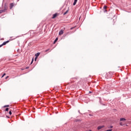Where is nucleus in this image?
Returning a JSON list of instances; mask_svg holds the SVG:
<instances>
[{"label": "nucleus", "instance_id": "25", "mask_svg": "<svg viewBox=\"0 0 131 131\" xmlns=\"http://www.w3.org/2000/svg\"><path fill=\"white\" fill-rule=\"evenodd\" d=\"M8 78H9V76H7V77H6V79H8Z\"/></svg>", "mask_w": 131, "mask_h": 131}, {"label": "nucleus", "instance_id": "14", "mask_svg": "<svg viewBox=\"0 0 131 131\" xmlns=\"http://www.w3.org/2000/svg\"><path fill=\"white\" fill-rule=\"evenodd\" d=\"M2 13H5V11L3 10H0V14H2Z\"/></svg>", "mask_w": 131, "mask_h": 131}, {"label": "nucleus", "instance_id": "17", "mask_svg": "<svg viewBox=\"0 0 131 131\" xmlns=\"http://www.w3.org/2000/svg\"><path fill=\"white\" fill-rule=\"evenodd\" d=\"M37 58L36 57V56H35V58H34V61H36L37 60Z\"/></svg>", "mask_w": 131, "mask_h": 131}, {"label": "nucleus", "instance_id": "11", "mask_svg": "<svg viewBox=\"0 0 131 131\" xmlns=\"http://www.w3.org/2000/svg\"><path fill=\"white\" fill-rule=\"evenodd\" d=\"M76 3H77V0H74L73 6H75V5H76Z\"/></svg>", "mask_w": 131, "mask_h": 131}, {"label": "nucleus", "instance_id": "21", "mask_svg": "<svg viewBox=\"0 0 131 131\" xmlns=\"http://www.w3.org/2000/svg\"><path fill=\"white\" fill-rule=\"evenodd\" d=\"M120 125H121V126L123 125V124L122 123V122L120 123Z\"/></svg>", "mask_w": 131, "mask_h": 131}, {"label": "nucleus", "instance_id": "6", "mask_svg": "<svg viewBox=\"0 0 131 131\" xmlns=\"http://www.w3.org/2000/svg\"><path fill=\"white\" fill-rule=\"evenodd\" d=\"M14 3H10V10H12V9H13V7H14Z\"/></svg>", "mask_w": 131, "mask_h": 131}, {"label": "nucleus", "instance_id": "9", "mask_svg": "<svg viewBox=\"0 0 131 131\" xmlns=\"http://www.w3.org/2000/svg\"><path fill=\"white\" fill-rule=\"evenodd\" d=\"M68 12H69V8H68V9L63 13V16H65V15L68 14Z\"/></svg>", "mask_w": 131, "mask_h": 131}, {"label": "nucleus", "instance_id": "26", "mask_svg": "<svg viewBox=\"0 0 131 131\" xmlns=\"http://www.w3.org/2000/svg\"><path fill=\"white\" fill-rule=\"evenodd\" d=\"M32 63H33V61H31L29 65H31V64H32Z\"/></svg>", "mask_w": 131, "mask_h": 131}, {"label": "nucleus", "instance_id": "22", "mask_svg": "<svg viewBox=\"0 0 131 131\" xmlns=\"http://www.w3.org/2000/svg\"><path fill=\"white\" fill-rule=\"evenodd\" d=\"M113 127V126H110V127H108V128H112Z\"/></svg>", "mask_w": 131, "mask_h": 131}, {"label": "nucleus", "instance_id": "2", "mask_svg": "<svg viewBox=\"0 0 131 131\" xmlns=\"http://www.w3.org/2000/svg\"><path fill=\"white\" fill-rule=\"evenodd\" d=\"M57 16H59V13H56L53 14L52 19H55V18H57Z\"/></svg>", "mask_w": 131, "mask_h": 131}, {"label": "nucleus", "instance_id": "29", "mask_svg": "<svg viewBox=\"0 0 131 131\" xmlns=\"http://www.w3.org/2000/svg\"><path fill=\"white\" fill-rule=\"evenodd\" d=\"M20 51V49H17V52H19Z\"/></svg>", "mask_w": 131, "mask_h": 131}, {"label": "nucleus", "instance_id": "7", "mask_svg": "<svg viewBox=\"0 0 131 131\" xmlns=\"http://www.w3.org/2000/svg\"><path fill=\"white\" fill-rule=\"evenodd\" d=\"M39 55H40V53L38 52L35 54V56L37 58H38L39 56Z\"/></svg>", "mask_w": 131, "mask_h": 131}, {"label": "nucleus", "instance_id": "12", "mask_svg": "<svg viewBox=\"0 0 131 131\" xmlns=\"http://www.w3.org/2000/svg\"><path fill=\"white\" fill-rule=\"evenodd\" d=\"M120 121H125V120H126V119H125V118H121L120 119Z\"/></svg>", "mask_w": 131, "mask_h": 131}, {"label": "nucleus", "instance_id": "18", "mask_svg": "<svg viewBox=\"0 0 131 131\" xmlns=\"http://www.w3.org/2000/svg\"><path fill=\"white\" fill-rule=\"evenodd\" d=\"M5 75H6V73H4L3 76H2V78H3V77H4V76H5Z\"/></svg>", "mask_w": 131, "mask_h": 131}, {"label": "nucleus", "instance_id": "32", "mask_svg": "<svg viewBox=\"0 0 131 131\" xmlns=\"http://www.w3.org/2000/svg\"><path fill=\"white\" fill-rule=\"evenodd\" d=\"M110 15H112V13L110 14Z\"/></svg>", "mask_w": 131, "mask_h": 131}, {"label": "nucleus", "instance_id": "8", "mask_svg": "<svg viewBox=\"0 0 131 131\" xmlns=\"http://www.w3.org/2000/svg\"><path fill=\"white\" fill-rule=\"evenodd\" d=\"M103 127H104V125L99 126L98 127L97 129H98V130H99L101 129V128H103Z\"/></svg>", "mask_w": 131, "mask_h": 131}, {"label": "nucleus", "instance_id": "15", "mask_svg": "<svg viewBox=\"0 0 131 131\" xmlns=\"http://www.w3.org/2000/svg\"><path fill=\"white\" fill-rule=\"evenodd\" d=\"M74 28H75V27H72V28H71L70 30H72L74 29Z\"/></svg>", "mask_w": 131, "mask_h": 131}, {"label": "nucleus", "instance_id": "4", "mask_svg": "<svg viewBox=\"0 0 131 131\" xmlns=\"http://www.w3.org/2000/svg\"><path fill=\"white\" fill-rule=\"evenodd\" d=\"M66 28H63V30H61L59 32V35H62V34H63V33H64V30H65Z\"/></svg>", "mask_w": 131, "mask_h": 131}, {"label": "nucleus", "instance_id": "24", "mask_svg": "<svg viewBox=\"0 0 131 131\" xmlns=\"http://www.w3.org/2000/svg\"><path fill=\"white\" fill-rule=\"evenodd\" d=\"M33 61H34V58H33L32 59V62H33Z\"/></svg>", "mask_w": 131, "mask_h": 131}, {"label": "nucleus", "instance_id": "23", "mask_svg": "<svg viewBox=\"0 0 131 131\" xmlns=\"http://www.w3.org/2000/svg\"><path fill=\"white\" fill-rule=\"evenodd\" d=\"M49 51H50V49L46 50L45 52H49Z\"/></svg>", "mask_w": 131, "mask_h": 131}, {"label": "nucleus", "instance_id": "16", "mask_svg": "<svg viewBox=\"0 0 131 131\" xmlns=\"http://www.w3.org/2000/svg\"><path fill=\"white\" fill-rule=\"evenodd\" d=\"M4 107V108H6V107H10V105H5Z\"/></svg>", "mask_w": 131, "mask_h": 131}, {"label": "nucleus", "instance_id": "1", "mask_svg": "<svg viewBox=\"0 0 131 131\" xmlns=\"http://www.w3.org/2000/svg\"><path fill=\"white\" fill-rule=\"evenodd\" d=\"M110 9L109 7H108V6L104 5L103 6V8L102 9V11H103L104 13H107V12H108V11H110Z\"/></svg>", "mask_w": 131, "mask_h": 131}, {"label": "nucleus", "instance_id": "28", "mask_svg": "<svg viewBox=\"0 0 131 131\" xmlns=\"http://www.w3.org/2000/svg\"><path fill=\"white\" fill-rule=\"evenodd\" d=\"M0 40H4V38H1Z\"/></svg>", "mask_w": 131, "mask_h": 131}, {"label": "nucleus", "instance_id": "13", "mask_svg": "<svg viewBox=\"0 0 131 131\" xmlns=\"http://www.w3.org/2000/svg\"><path fill=\"white\" fill-rule=\"evenodd\" d=\"M69 34V32H67V33L66 34H63V37H65L66 36H67V34Z\"/></svg>", "mask_w": 131, "mask_h": 131}, {"label": "nucleus", "instance_id": "5", "mask_svg": "<svg viewBox=\"0 0 131 131\" xmlns=\"http://www.w3.org/2000/svg\"><path fill=\"white\" fill-rule=\"evenodd\" d=\"M10 40H11V39L10 40H8L7 41H6L5 42H4L2 45V46H6V45H7V43H9V42H10Z\"/></svg>", "mask_w": 131, "mask_h": 131}, {"label": "nucleus", "instance_id": "10", "mask_svg": "<svg viewBox=\"0 0 131 131\" xmlns=\"http://www.w3.org/2000/svg\"><path fill=\"white\" fill-rule=\"evenodd\" d=\"M58 38L56 37L53 42V45H55V43H56L57 42V41H58Z\"/></svg>", "mask_w": 131, "mask_h": 131}, {"label": "nucleus", "instance_id": "27", "mask_svg": "<svg viewBox=\"0 0 131 131\" xmlns=\"http://www.w3.org/2000/svg\"><path fill=\"white\" fill-rule=\"evenodd\" d=\"M2 47H3V45L1 44L0 45V48H2Z\"/></svg>", "mask_w": 131, "mask_h": 131}, {"label": "nucleus", "instance_id": "33", "mask_svg": "<svg viewBox=\"0 0 131 131\" xmlns=\"http://www.w3.org/2000/svg\"><path fill=\"white\" fill-rule=\"evenodd\" d=\"M100 9H102V7H100Z\"/></svg>", "mask_w": 131, "mask_h": 131}, {"label": "nucleus", "instance_id": "19", "mask_svg": "<svg viewBox=\"0 0 131 131\" xmlns=\"http://www.w3.org/2000/svg\"><path fill=\"white\" fill-rule=\"evenodd\" d=\"M5 111H9V108H6Z\"/></svg>", "mask_w": 131, "mask_h": 131}, {"label": "nucleus", "instance_id": "31", "mask_svg": "<svg viewBox=\"0 0 131 131\" xmlns=\"http://www.w3.org/2000/svg\"><path fill=\"white\" fill-rule=\"evenodd\" d=\"M28 68H29V67H27V68H26V69H28Z\"/></svg>", "mask_w": 131, "mask_h": 131}, {"label": "nucleus", "instance_id": "3", "mask_svg": "<svg viewBox=\"0 0 131 131\" xmlns=\"http://www.w3.org/2000/svg\"><path fill=\"white\" fill-rule=\"evenodd\" d=\"M4 8H5V9L4 10H2L4 11V13H5V12H6V11H7V10H8V3H5V4Z\"/></svg>", "mask_w": 131, "mask_h": 131}, {"label": "nucleus", "instance_id": "30", "mask_svg": "<svg viewBox=\"0 0 131 131\" xmlns=\"http://www.w3.org/2000/svg\"><path fill=\"white\" fill-rule=\"evenodd\" d=\"M107 18H111V16L107 17Z\"/></svg>", "mask_w": 131, "mask_h": 131}, {"label": "nucleus", "instance_id": "20", "mask_svg": "<svg viewBox=\"0 0 131 131\" xmlns=\"http://www.w3.org/2000/svg\"><path fill=\"white\" fill-rule=\"evenodd\" d=\"M9 114H10V115H12V112L11 111H10Z\"/></svg>", "mask_w": 131, "mask_h": 131}]
</instances>
